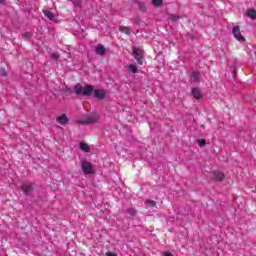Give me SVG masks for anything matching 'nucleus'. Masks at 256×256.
Returning <instances> with one entry per match:
<instances>
[{"instance_id":"obj_1","label":"nucleus","mask_w":256,"mask_h":256,"mask_svg":"<svg viewBox=\"0 0 256 256\" xmlns=\"http://www.w3.org/2000/svg\"><path fill=\"white\" fill-rule=\"evenodd\" d=\"M94 90H95V87H93V85L83 86L78 83L74 86L75 95H82L83 97H91V95H93Z\"/></svg>"},{"instance_id":"obj_2","label":"nucleus","mask_w":256,"mask_h":256,"mask_svg":"<svg viewBox=\"0 0 256 256\" xmlns=\"http://www.w3.org/2000/svg\"><path fill=\"white\" fill-rule=\"evenodd\" d=\"M97 121H99V114H92L76 120V123H78V125H91L97 123Z\"/></svg>"},{"instance_id":"obj_3","label":"nucleus","mask_w":256,"mask_h":256,"mask_svg":"<svg viewBox=\"0 0 256 256\" xmlns=\"http://www.w3.org/2000/svg\"><path fill=\"white\" fill-rule=\"evenodd\" d=\"M21 191L26 196L31 195L33 191H35V183L29 181L23 182L21 185Z\"/></svg>"},{"instance_id":"obj_4","label":"nucleus","mask_w":256,"mask_h":256,"mask_svg":"<svg viewBox=\"0 0 256 256\" xmlns=\"http://www.w3.org/2000/svg\"><path fill=\"white\" fill-rule=\"evenodd\" d=\"M132 55L137 61L138 65H143V61H145V58L143 57V50H141L139 47H134L132 49Z\"/></svg>"},{"instance_id":"obj_5","label":"nucleus","mask_w":256,"mask_h":256,"mask_svg":"<svg viewBox=\"0 0 256 256\" xmlns=\"http://www.w3.org/2000/svg\"><path fill=\"white\" fill-rule=\"evenodd\" d=\"M232 35L237 39V41H240V43H245V37L241 34V29L239 26H235L232 29Z\"/></svg>"},{"instance_id":"obj_6","label":"nucleus","mask_w":256,"mask_h":256,"mask_svg":"<svg viewBox=\"0 0 256 256\" xmlns=\"http://www.w3.org/2000/svg\"><path fill=\"white\" fill-rule=\"evenodd\" d=\"M81 167L84 175H92L93 165H91L88 161H85V160L82 161Z\"/></svg>"},{"instance_id":"obj_7","label":"nucleus","mask_w":256,"mask_h":256,"mask_svg":"<svg viewBox=\"0 0 256 256\" xmlns=\"http://www.w3.org/2000/svg\"><path fill=\"white\" fill-rule=\"evenodd\" d=\"M94 93V97L96 99H99L100 101L105 99L106 95H107V91L103 90V89H95L93 90Z\"/></svg>"},{"instance_id":"obj_8","label":"nucleus","mask_w":256,"mask_h":256,"mask_svg":"<svg viewBox=\"0 0 256 256\" xmlns=\"http://www.w3.org/2000/svg\"><path fill=\"white\" fill-rule=\"evenodd\" d=\"M190 81L191 83H199L201 81V73L198 71H194L190 74Z\"/></svg>"},{"instance_id":"obj_9","label":"nucleus","mask_w":256,"mask_h":256,"mask_svg":"<svg viewBox=\"0 0 256 256\" xmlns=\"http://www.w3.org/2000/svg\"><path fill=\"white\" fill-rule=\"evenodd\" d=\"M95 53H96V55H100V57H103V55H105L107 53V48H105V46H103V44H98L96 46Z\"/></svg>"},{"instance_id":"obj_10","label":"nucleus","mask_w":256,"mask_h":256,"mask_svg":"<svg viewBox=\"0 0 256 256\" xmlns=\"http://www.w3.org/2000/svg\"><path fill=\"white\" fill-rule=\"evenodd\" d=\"M194 99H197L198 101L203 99V93L201 92V90L199 88H192L191 91Z\"/></svg>"},{"instance_id":"obj_11","label":"nucleus","mask_w":256,"mask_h":256,"mask_svg":"<svg viewBox=\"0 0 256 256\" xmlns=\"http://www.w3.org/2000/svg\"><path fill=\"white\" fill-rule=\"evenodd\" d=\"M57 123L60 125H67L69 123V118L66 114H62L56 118Z\"/></svg>"},{"instance_id":"obj_12","label":"nucleus","mask_w":256,"mask_h":256,"mask_svg":"<svg viewBox=\"0 0 256 256\" xmlns=\"http://www.w3.org/2000/svg\"><path fill=\"white\" fill-rule=\"evenodd\" d=\"M212 179L214 181H223V179H225V174H223V172L220 171H215L212 173Z\"/></svg>"},{"instance_id":"obj_13","label":"nucleus","mask_w":256,"mask_h":256,"mask_svg":"<svg viewBox=\"0 0 256 256\" xmlns=\"http://www.w3.org/2000/svg\"><path fill=\"white\" fill-rule=\"evenodd\" d=\"M80 150L83 151L84 153H91V148L89 145L85 142H80Z\"/></svg>"},{"instance_id":"obj_14","label":"nucleus","mask_w":256,"mask_h":256,"mask_svg":"<svg viewBox=\"0 0 256 256\" xmlns=\"http://www.w3.org/2000/svg\"><path fill=\"white\" fill-rule=\"evenodd\" d=\"M43 13L45 17H47V19H49L50 21H55V14H53L51 10H44Z\"/></svg>"},{"instance_id":"obj_15","label":"nucleus","mask_w":256,"mask_h":256,"mask_svg":"<svg viewBox=\"0 0 256 256\" xmlns=\"http://www.w3.org/2000/svg\"><path fill=\"white\" fill-rule=\"evenodd\" d=\"M128 70L130 71V73H133V75L139 73V69L137 68V66L135 64H129Z\"/></svg>"},{"instance_id":"obj_16","label":"nucleus","mask_w":256,"mask_h":256,"mask_svg":"<svg viewBox=\"0 0 256 256\" xmlns=\"http://www.w3.org/2000/svg\"><path fill=\"white\" fill-rule=\"evenodd\" d=\"M119 31L121 33H125V35H131V28H129L127 26H120Z\"/></svg>"},{"instance_id":"obj_17","label":"nucleus","mask_w":256,"mask_h":256,"mask_svg":"<svg viewBox=\"0 0 256 256\" xmlns=\"http://www.w3.org/2000/svg\"><path fill=\"white\" fill-rule=\"evenodd\" d=\"M169 19L173 23H177V21H179L181 19V17L179 15H176V14H170Z\"/></svg>"},{"instance_id":"obj_18","label":"nucleus","mask_w":256,"mask_h":256,"mask_svg":"<svg viewBox=\"0 0 256 256\" xmlns=\"http://www.w3.org/2000/svg\"><path fill=\"white\" fill-rule=\"evenodd\" d=\"M137 4H138L140 11H142V13H145L147 11V6H145V3L137 2Z\"/></svg>"},{"instance_id":"obj_19","label":"nucleus","mask_w":256,"mask_h":256,"mask_svg":"<svg viewBox=\"0 0 256 256\" xmlns=\"http://www.w3.org/2000/svg\"><path fill=\"white\" fill-rule=\"evenodd\" d=\"M247 15L248 17H250L251 19H256V11L254 9H250L247 11Z\"/></svg>"},{"instance_id":"obj_20","label":"nucleus","mask_w":256,"mask_h":256,"mask_svg":"<svg viewBox=\"0 0 256 256\" xmlns=\"http://www.w3.org/2000/svg\"><path fill=\"white\" fill-rule=\"evenodd\" d=\"M152 5L154 7H161L163 5V0H152Z\"/></svg>"},{"instance_id":"obj_21","label":"nucleus","mask_w":256,"mask_h":256,"mask_svg":"<svg viewBox=\"0 0 256 256\" xmlns=\"http://www.w3.org/2000/svg\"><path fill=\"white\" fill-rule=\"evenodd\" d=\"M126 213H128V215H131V217L137 215V210H135V208H129L126 210Z\"/></svg>"},{"instance_id":"obj_22","label":"nucleus","mask_w":256,"mask_h":256,"mask_svg":"<svg viewBox=\"0 0 256 256\" xmlns=\"http://www.w3.org/2000/svg\"><path fill=\"white\" fill-rule=\"evenodd\" d=\"M145 205H149L150 207H157V203L153 200H146Z\"/></svg>"},{"instance_id":"obj_23","label":"nucleus","mask_w":256,"mask_h":256,"mask_svg":"<svg viewBox=\"0 0 256 256\" xmlns=\"http://www.w3.org/2000/svg\"><path fill=\"white\" fill-rule=\"evenodd\" d=\"M206 144H207V141H205V139L198 140V145L200 147H205Z\"/></svg>"},{"instance_id":"obj_24","label":"nucleus","mask_w":256,"mask_h":256,"mask_svg":"<svg viewBox=\"0 0 256 256\" xmlns=\"http://www.w3.org/2000/svg\"><path fill=\"white\" fill-rule=\"evenodd\" d=\"M0 75H2V77H7V71L5 68H0Z\"/></svg>"},{"instance_id":"obj_25","label":"nucleus","mask_w":256,"mask_h":256,"mask_svg":"<svg viewBox=\"0 0 256 256\" xmlns=\"http://www.w3.org/2000/svg\"><path fill=\"white\" fill-rule=\"evenodd\" d=\"M22 37H26V38L29 39V37H31V32H24V33L22 34Z\"/></svg>"},{"instance_id":"obj_26","label":"nucleus","mask_w":256,"mask_h":256,"mask_svg":"<svg viewBox=\"0 0 256 256\" xmlns=\"http://www.w3.org/2000/svg\"><path fill=\"white\" fill-rule=\"evenodd\" d=\"M51 59H55V60L59 59V54L57 53L51 54Z\"/></svg>"},{"instance_id":"obj_27","label":"nucleus","mask_w":256,"mask_h":256,"mask_svg":"<svg viewBox=\"0 0 256 256\" xmlns=\"http://www.w3.org/2000/svg\"><path fill=\"white\" fill-rule=\"evenodd\" d=\"M106 256H117V254L113 253V252H107Z\"/></svg>"},{"instance_id":"obj_28","label":"nucleus","mask_w":256,"mask_h":256,"mask_svg":"<svg viewBox=\"0 0 256 256\" xmlns=\"http://www.w3.org/2000/svg\"><path fill=\"white\" fill-rule=\"evenodd\" d=\"M163 256H173V254L171 252H163Z\"/></svg>"},{"instance_id":"obj_29","label":"nucleus","mask_w":256,"mask_h":256,"mask_svg":"<svg viewBox=\"0 0 256 256\" xmlns=\"http://www.w3.org/2000/svg\"><path fill=\"white\" fill-rule=\"evenodd\" d=\"M0 3H3V0H0Z\"/></svg>"}]
</instances>
